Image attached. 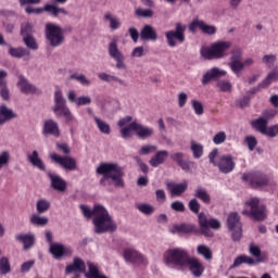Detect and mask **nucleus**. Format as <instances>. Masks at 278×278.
Here are the masks:
<instances>
[{
	"instance_id": "de8ad7c7",
	"label": "nucleus",
	"mask_w": 278,
	"mask_h": 278,
	"mask_svg": "<svg viewBox=\"0 0 278 278\" xmlns=\"http://www.w3.org/2000/svg\"><path fill=\"white\" fill-rule=\"evenodd\" d=\"M23 40L27 49H31V51H38V42L31 35L23 37Z\"/></svg>"
},
{
	"instance_id": "864d4df0",
	"label": "nucleus",
	"mask_w": 278,
	"mask_h": 278,
	"mask_svg": "<svg viewBox=\"0 0 278 278\" xmlns=\"http://www.w3.org/2000/svg\"><path fill=\"white\" fill-rule=\"evenodd\" d=\"M12 268L10 267V261L3 256L0 258V275H8Z\"/></svg>"
},
{
	"instance_id": "338daca9",
	"label": "nucleus",
	"mask_w": 278,
	"mask_h": 278,
	"mask_svg": "<svg viewBox=\"0 0 278 278\" xmlns=\"http://www.w3.org/2000/svg\"><path fill=\"white\" fill-rule=\"evenodd\" d=\"M170 207L174 212H186V205L181 201L172 202Z\"/></svg>"
},
{
	"instance_id": "bf43d9fd",
	"label": "nucleus",
	"mask_w": 278,
	"mask_h": 278,
	"mask_svg": "<svg viewBox=\"0 0 278 278\" xmlns=\"http://www.w3.org/2000/svg\"><path fill=\"white\" fill-rule=\"evenodd\" d=\"M264 136H267V138H276V136H278V124L267 127Z\"/></svg>"
},
{
	"instance_id": "cd10ccee",
	"label": "nucleus",
	"mask_w": 278,
	"mask_h": 278,
	"mask_svg": "<svg viewBox=\"0 0 278 278\" xmlns=\"http://www.w3.org/2000/svg\"><path fill=\"white\" fill-rule=\"evenodd\" d=\"M168 157V151L161 150L157 151L154 156L150 159V165L153 166V168H157V166L164 164Z\"/></svg>"
},
{
	"instance_id": "423d86ee",
	"label": "nucleus",
	"mask_w": 278,
	"mask_h": 278,
	"mask_svg": "<svg viewBox=\"0 0 278 278\" xmlns=\"http://www.w3.org/2000/svg\"><path fill=\"white\" fill-rule=\"evenodd\" d=\"M52 112H54L55 116H64L66 123H75V115H73V112H71V109L66 105L64 93L60 88H56L54 91V105Z\"/></svg>"
},
{
	"instance_id": "2eb2a0df",
	"label": "nucleus",
	"mask_w": 278,
	"mask_h": 278,
	"mask_svg": "<svg viewBox=\"0 0 278 278\" xmlns=\"http://www.w3.org/2000/svg\"><path fill=\"white\" fill-rule=\"evenodd\" d=\"M197 29H200L202 34H206L207 36H214L216 34V26L210 25L201 20H193L192 23L189 24V31L194 34Z\"/></svg>"
},
{
	"instance_id": "6ab92c4d",
	"label": "nucleus",
	"mask_w": 278,
	"mask_h": 278,
	"mask_svg": "<svg viewBox=\"0 0 278 278\" xmlns=\"http://www.w3.org/2000/svg\"><path fill=\"white\" fill-rule=\"evenodd\" d=\"M217 166L220 173L227 175L236 168V162H233V156L231 155H222L217 162Z\"/></svg>"
},
{
	"instance_id": "37998d69",
	"label": "nucleus",
	"mask_w": 278,
	"mask_h": 278,
	"mask_svg": "<svg viewBox=\"0 0 278 278\" xmlns=\"http://www.w3.org/2000/svg\"><path fill=\"white\" fill-rule=\"evenodd\" d=\"M9 55H11V58L21 59V58H25V55L29 56V51H27V49H25V48L10 47Z\"/></svg>"
},
{
	"instance_id": "6e6552de",
	"label": "nucleus",
	"mask_w": 278,
	"mask_h": 278,
	"mask_svg": "<svg viewBox=\"0 0 278 278\" xmlns=\"http://www.w3.org/2000/svg\"><path fill=\"white\" fill-rule=\"evenodd\" d=\"M245 206L250 208L243 210V216H252L254 220H264L266 218V206L264 204H260V199L252 198L245 202Z\"/></svg>"
},
{
	"instance_id": "aec40b11",
	"label": "nucleus",
	"mask_w": 278,
	"mask_h": 278,
	"mask_svg": "<svg viewBox=\"0 0 278 278\" xmlns=\"http://www.w3.org/2000/svg\"><path fill=\"white\" fill-rule=\"evenodd\" d=\"M17 87L23 94H36L38 92V88L30 84L25 76H18Z\"/></svg>"
},
{
	"instance_id": "8fccbe9b",
	"label": "nucleus",
	"mask_w": 278,
	"mask_h": 278,
	"mask_svg": "<svg viewBox=\"0 0 278 278\" xmlns=\"http://www.w3.org/2000/svg\"><path fill=\"white\" fill-rule=\"evenodd\" d=\"M137 123L132 122L129 125L122 127L121 129V134H122V138H131V132L136 131V127Z\"/></svg>"
},
{
	"instance_id": "052dcab7",
	"label": "nucleus",
	"mask_w": 278,
	"mask_h": 278,
	"mask_svg": "<svg viewBox=\"0 0 278 278\" xmlns=\"http://www.w3.org/2000/svg\"><path fill=\"white\" fill-rule=\"evenodd\" d=\"M21 34L23 38H25V36H31V34H34V25L29 23L22 25Z\"/></svg>"
},
{
	"instance_id": "ddd939ff",
	"label": "nucleus",
	"mask_w": 278,
	"mask_h": 278,
	"mask_svg": "<svg viewBox=\"0 0 278 278\" xmlns=\"http://www.w3.org/2000/svg\"><path fill=\"white\" fill-rule=\"evenodd\" d=\"M124 260L126 264H132L134 266H147L149 264V260L144 255L131 248L124 250Z\"/></svg>"
},
{
	"instance_id": "79ce46f5",
	"label": "nucleus",
	"mask_w": 278,
	"mask_h": 278,
	"mask_svg": "<svg viewBox=\"0 0 278 278\" xmlns=\"http://www.w3.org/2000/svg\"><path fill=\"white\" fill-rule=\"evenodd\" d=\"M195 198L200 199L202 203H205L206 205H210L212 198L210 197V193H207V190H205L202 187H198L195 189Z\"/></svg>"
},
{
	"instance_id": "20e7f679",
	"label": "nucleus",
	"mask_w": 278,
	"mask_h": 278,
	"mask_svg": "<svg viewBox=\"0 0 278 278\" xmlns=\"http://www.w3.org/2000/svg\"><path fill=\"white\" fill-rule=\"evenodd\" d=\"M229 49H231V41H216L211 47L201 48L200 53L204 60H222Z\"/></svg>"
},
{
	"instance_id": "7ed1b4c3",
	"label": "nucleus",
	"mask_w": 278,
	"mask_h": 278,
	"mask_svg": "<svg viewBox=\"0 0 278 278\" xmlns=\"http://www.w3.org/2000/svg\"><path fill=\"white\" fill-rule=\"evenodd\" d=\"M190 253L184 248H172L164 252L163 262L165 266H177L178 268H185L186 262H188Z\"/></svg>"
},
{
	"instance_id": "603ef678",
	"label": "nucleus",
	"mask_w": 278,
	"mask_h": 278,
	"mask_svg": "<svg viewBox=\"0 0 278 278\" xmlns=\"http://www.w3.org/2000/svg\"><path fill=\"white\" fill-rule=\"evenodd\" d=\"M137 210L140 211L141 214H144L146 216H151V214L155 212V207L147 203L137 204Z\"/></svg>"
},
{
	"instance_id": "09e8293b",
	"label": "nucleus",
	"mask_w": 278,
	"mask_h": 278,
	"mask_svg": "<svg viewBox=\"0 0 278 278\" xmlns=\"http://www.w3.org/2000/svg\"><path fill=\"white\" fill-rule=\"evenodd\" d=\"M191 108L197 116H203L205 109L203 108V103L201 101L194 99L191 100Z\"/></svg>"
},
{
	"instance_id": "39448f33",
	"label": "nucleus",
	"mask_w": 278,
	"mask_h": 278,
	"mask_svg": "<svg viewBox=\"0 0 278 278\" xmlns=\"http://www.w3.org/2000/svg\"><path fill=\"white\" fill-rule=\"evenodd\" d=\"M230 62L228 63V66L230 71L237 76L240 77V74L253 64H255V60L253 58H248L242 61V49L241 48H235L231 52Z\"/></svg>"
},
{
	"instance_id": "b1692460",
	"label": "nucleus",
	"mask_w": 278,
	"mask_h": 278,
	"mask_svg": "<svg viewBox=\"0 0 278 278\" xmlns=\"http://www.w3.org/2000/svg\"><path fill=\"white\" fill-rule=\"evenodd\" d=\"M103 21L104 23L109 24L111 31H116V29H121V26L123 25L121 18L110 11L104 13Z\"/></svg>"
},
{
	"instance_id": "f3484780",
	"label": "nucleus",
	"mask_w": 278,
	"mask_h": 278,
	"mask_svg": "<svg viewBox=\"0 0 278 278\" xmlns=\"http://www.w3.org/2000/svg\"><path fill=\"white\" fill-rule=\"evenodd\" d=\"M243 181H249L252 188H260L268 184V177L260 173L243 174Z\"/></svg>"
},
{
	"instance_id": "ea45409f",
	"label": "nucleus",
	"mask_w": 278,
	"mask_h": 278,
	"mask_svg": "<svg viewBox=\"0 0 278 278\" xmlns=\"http://www.w3.org/2000/svg\"><path fill=\"white\" fill-rule=\"evenodd\" d=\"M170 231L172 233H192L194 226L187 224L174 225Z\"/></svg>"
},
{
	"instance_id": "dca6fc26",
	"label": "nucleus",
	"mask_w": 278,
	"mask_h": 278,
	"mask_svg": "<svg viewBox=\"0 0 278 278\" xmlns=\"http://www.w3.org/2000/svg\"><path fill=\"white\" fill-rule=\"evenodd\" d=\"M49 251L54 260H61V257H71V255H73V249L62 243H51Z\"/></svg>"
},
{
	"instance_id": "0e129e2a",
	"label": "nucleus",
	"mask_w": 278,
	"mask_h": 278,
	"mask_svg": "<svg viewBox=\"0 0 278 278\" xmlns=\"http://www.w3.org/2000/svg\"><path fill=\"white\" fill-rule=\"evenodd\" d=\"M80 210H81L85 218H87L88 220H90V218H92V216H94V208L91 210V208H89L88 205H85V204L80 205Z\"/></svg>"
},
{
	"instance_id": "a19ab883",
	"label": "nucleus",
	"mask_w": 278,
	"mask_h": 278,
	"mask_svg": "<svg viewBox=\"0 0 278 278\" xmlns=\"http://www.w3.org/2000/svg\"><path fill=\"white\" fill-rule=\"evenodd\" d=\"M197 253L198 255H201V257H204L207 262H211L213 257L212 249L205 244H199L197 247Z\"/></svg>"
},
{
	"instance_id": "5701e85b",
	"label": "nucleus",
	"mask_w": 278,
	"mask_h": 278,
	"mask_svg": "<svg viewBox=\"0 0 278 278\" xmlns=\"http://www.w3.org/2000/svg\"><path fill=\"white\" fill-rule=\"evenodd\" d=\"M48 177L51 181V187L58 192H64L66 190V180L60 177L58 174L48 173Z\"/></svg>"
},
{
	"instance_id": "58836bf2",
	"label": "nucleus",
	"mask_w": 278,
	"mask_h": 278,
	"mask_svg": "<svg viewBox=\"0 0 278 278\" xmlns=\"http://www.w3.org/2000/svg\"><path fill=\"white\" fill-rule=\"evenodd\" d=\"M93 121L100 131V134H104L106 136H110L112 129L110 128V124H108L106 122H104L103 119L93 116Z\"/></svg>"
},
{
	"instance_id": "a18cd8bd",
	"label": "nucleus",
	"mask_w": 278,
	"mask_h": 278,
	"mask_svg": "<svg viewBox=\"0 0 278 278\" xmlns=\"http://www.w3.org/2000/svg\"><path fill=\"white\" fill-rule=\"evenodd\" d=\"M99 79H101V81H106V83H110V81H116L117 84H119L121 86H125V80L118 78L117 76H114V75H110V74H106V73H100L98 75Z\"/></svg>"
},
{
	"instance_id": "a211bd4d",
	"label": "nucleus",
	"mask_w": 278,
	"mask_h": 278,
	"mask_svg": "<svg viewBox=\"0 0 278 278\" xmlns=\"http://www.w3.org/2000/svg\"><path fill=\"white\" fill-rule=\"evenodd\" d=\"M186 266H189V270L193 277H201L205 273V266H203V263L198 257L189 255Z\"/></svg>"
},
{
	"instance_id": "f8f14e48",
	"label": "nucleus",
	"mask_w": 278,
	"mask_h": 278,
	"mask_svg": "<svg viewBox=\"0 0 278 278\" xmlns=\"http://www.w3.org/2000/svg\"><path fill=\"white\" fill-rule=\"evenodd\" d=\"M199 225L201 233L208 238L212 236V230H210V228L215 230L220 229V220L215 218L207 219L203 213L199 215Z\"/></svg>"
},
{
	"instance_id": "5fc2aeb1",
	"label": "nucleus",
	"mask_w": 278,
	"mask_h": 278,
	"mask_svg": "<svg viewBox=\"0 0 278 278\" xmlns=\"http://www.w3.org/2000/svg\"><path fill=\"white\" fill-rule=\"evenodd\" d=\"M136 16L140 18H151L153 16V11L151 9H137Z\"/></svg>"
},
{
	"instance_id": "4be33fe9",
	"label": "nucleus",
	"mask_w": 278,
	"mask_h": 278,
	"mask_svg": "<svg viewBox=\"0 0 278 278\" xmlns=\"http://www.w3.org/2000/svg\"><path fill=\"white\" fill-rule=\"evenodd\" d=\"M67 99L70 103H76V105H90L92 103V99L88 96H81L77 98V92L75 90H70L67 92Z\"/></svg>"
},
{
	"instance_id": "4c0bfd02",
	"label": "nucleus",
	"mask_w": 278,
	"mask_h": 278,
	"mask_svg": "<svg viewBox=\"0 0 278 278\" xmlns=\"http://www.w3.org/2000/svg\"><path fill=\"white\" fill-rule=\"evenodd\" d=\"M251 125L256 131H260V134H263V136L266 132V130L268 129V122H266V119H264V117H258V118L252 121Z\"/></svg>"
},
{
	"instance_id": "49530a36",
	"label": "nucleus",
	"mask_w": 278,
	"mask_h": 278,
	"mask_svg": "<svg viewBox=\"0 0 278 278\" xmlns=\"http://www.w3.org/2000/svg\"><path fill=\"white\" fill-rule=\"evenodd\" d=\"M30 223L31 225H36L37 227H45L49 223V218L45 216H40L38 214H34L30 216Z\"/></svg>"
},
{
	"instance_id": "c85d7f7f",
	"label": "nucleus",
	"mask_w": 278,
	"mask_h": 278,
	"mask_svg": "<svg viewBox=\"0 0 278 278\" xmlns=\"http://www.w3.org/2000/svg\"><path fill=\"white\" fill-rule=\"evenodd\" d=\"M43 12H48V14H51V16H54L55 18H58L60 14H62L63 16H68V11H66L64 8H59L55 4H46L42 8V13Z\"/></svg>"
},
{
	"instance_id": "e2e57ef3",
	"label": "nucleus",
	"mask_w": 278,
	"mask_h": 278,
	"mask_svg": "<svg viewBox=\"0 0 278 278\" xmlns=\"http://www.w3.org/2000/svg\"><path fill=\"white\" fill-rule=\"evenodd\" d=\"M70 79H76V81H79L83 86H90V80L87 79L85 75L73 74L70 76Z\"/></svg>"
},
{
	"instance_id": "f257e3e1",
	"label": "nucleus",
	"mask_w": 278,
	"mask_h": 278,
	"mask_svg": "<svg viewBox=\"0 0 278 278\" xmlns=\"http://www.w3.org/2000/svg\"><path fill=\"white\" fill-rule=\"evenodd\" d=\"M97 174L102 175L100 180L101 186H108L110 181L115 188H124L125 181H123V169L114 163H102L97 168Z\"/></svg>"
},
{
	"instance_id": "13d9d810",
	"label": "nucleus",
	"mask_w": 278,
	"mask_h": 278,
	"mask_svg": "<svg viewBox=\"0 0 278 278\" xmlns=\"http://www.w3.org/2000/svg\"><path fill=\"white\" fill-rule=\"evenodd\" d=\"M157 151L156 146H142L141 149L139 150V155H149V153H155Z\"/></svg>"
},
{
	"instance_id": "7c9ffc66",
	"label": "nucleus",
	"mask_w": 278,
	"mask_h": 278,
	"mask_svg": "<svg viewBox=\"0 0 278 278\" xmlns=\"http://www.w3.org/2000/svg\"><path fill=\"white\" fill-rule=\"evenodd\" d=\"M140 38L141 40H152L153 42H155V40H157V31L155 30V28H153V26L146 25L141 29Z\"/></svg>"
},
{
	"instance_id": "412c9836",
	"label": "nucleus",
	"mask_w": 278,
	"mask_h": 278,
	"mask_svg": "<svg viewBox=\"0 0 278 278\" xmlns=\"http://www.w3.org/2000/svg\"><path fill=\"white\" fill-rule=\"evenodd\" d=\"M43 136H54V138H60V126L53 119H47L43 123Z\"/></svg>"
},
{
	"instance_id": "f704fd0d",
	"label": "nucleus",
	"mask_w": 278,
	"mask_h": 278,
	"mask_svg": "<svg viewBox=\"0 0 278 278\" xmlns=\"http://www.w3.org/2000/svg\"><path fill=\"white\" fill-rule=\"evenodd\" d=\"M15 240L18 242H22L24 245V249H31L34 247V242H36V237L33 233H27V235H17L15 237Z\"/></svg>"
},
{
	"instance_id": "9d476101",
	"label": "nucleus",
	"mask_w": 278,
	"mask_h": 278,
	"mask_svg": "<svg viewBox=\"0 0 278 278\" xmlns=\"http://www.w3.org/2000/svg\"><path fill=\"white\" fill-rule=\"evenodd\" d=\"M186 29L187 26L181 23H177L175 30H168L165 33L168 47H177V45H184L186 42Z\"/></svg>"
},
{
	"instance_id": "2f4dec72",
	"label": "nucleus",
	"mask_w": 278,
	"mask_h": 278,
	"mask_svg": "<svg viewBox=\"0 0 278 278\" xmlns=\"http://www.w3.org/2000/svg\"><path fill=\"white\" fill-rule=\"evenodd\" d=\"M260 262L262 261H255L251 256L240 255L235 258L233 264L230 266V268H238V266H241V264H248V266H255V264H260Z\"/></svg>"
},
{
	"instance_id": "c756f323",
	"label": "nucleus",
	"mask_w": 278,
	"mask_h": 278,
	"mask_svg": "<svg viewBox=\"0 0 278 278\" xmlns=\"http://www.w3.org/2000/svg\"><path fill=\"white\" fill-rule=\"evenodd\" d=\"M12 118H16V114L12 109L5 106V104L0 105V127L5 125L8 121H12Z\"/></svg>"
},
{
	"instance_id": "c03bdc74",
	"label": "nucleus",
	"mask_w": 278,
	"mask_h": 278,
	"mask_svg": "<svg viewBox=\"0 0 278 278\" xmlns=\"http://www.w3.org/2000/svg\"><path fill=\"white\" fill-rule=\"evenodd\" d=\"M190 149L195 160L203 157V144L197 141H191Z\"/></svg>"
},
{
	"instance_id": "f03ea898",
	"label": "nucleus",
	"mask_w": 278,
	"mask_h": 278,
	"mask_svg": "<svg viewBox=\"0 0 278 278\" xmlns=\"http://www.w3.org/2000/svg\"><path fill=\"white\" fill-rule=\"evenodd\" d=\"M93 226L96 233H105L108 231H116V223L108 208L101 204L93 206Z\"/></svg>"
},
{
	"instance_id": "0eeeda50",
	"label": "nucleus",
	"mask_w": 278,
	"mask_h": 278,
	"mask_svg": "<svg viewBox=\"0 0 278 278\" xmlns=\"http://www.w3.org/2000/svg\"><path fill=\"white\" fill-rule=\"evenodd\" d=\"M45 36L51 47L64 45V29L55 23L46 24Z\"/></svg>"
},
{
	"instance_id": "4468645a",
	"label": "nucleus",
	"mask_w": 278,
	"mask_h": 278,
	"mask_svg": "<svg viewBox=\"0 0 278 278\" xmlns=\"http://www.w3.org/2000/svg\"><path fill=\"white\" fill-rule=\"evenodd\" d=\"M50 160H52V162H55V164H60V166L65 170H76L77 168V161L68 155L62 156L58 153H51Z\"/></svg>"
},
{
	"instance_id": "a878e982",
	"label": "nucleus",
	"mask_w": 278,
	"mask_h": 278,
	"mask_svg": "<svg viewBox=\"0 0 278 278\" xmlns=\"http://www.w3.org/2000/svg\"><path fill=\"white\" fill-rule=\"evenodd\" d=\"M225 75H227V71L220 70L218 67H213L203 75L202 84L205 86L210 84L212 79H216V77H223Z\"/></svg>"
},
{
	"instance_id": "473e14b6",
	"label": "nucleus",
	"mask_w": 278,
	"mask_h": 278,
	"mask_svg": "<svg viewBox=\"0 0 278 278\" xmlns=\"http://www.w3.org/2000/svg\"><path fill=\"white\" fill-rule=\"evenodd\" d=\"M27 160L35 168L46 170L45 162H42V159L38 155L37 150H34L31 154H28Z\"/></svg>"
},
{
	"instance_id": "393cba45",
	"label": "nucleus",
	"mask_w": 278,
	"mask_h": 278,
	"mask_svg": "<svg viewBox=\"0 0 278 278\" xmlns=\"http://www.w3.org/2000/svg\"><path fill=\"white\" fill-rule=\"evenodd\" d=\"M167 190H169L172 197H181L188 190V181L184 180L180 184L168 182Z\"/></svg>"
},
{
	"instance_id": "69168bd1",
	"label": "nucleus",
	"mask_w": 278,
	"mask_h": 278,
	"mask_svg": "<svg viewBox=\"0 0 278 278\" xmlns=\"http://www.w3.org/2000/svg\"><path fill=\"white\" fill-rule=\"evenodd\" d=\"M245 142L248 144L249 151H255V147H257V139L253 136L245 137Z\"/></svg>"
},
{
	"instance_id": "bb28decb",
	"label": "nucleus",
	"mask_w": 278,
	"mask_h": 278,
	"mask_svg": "<svg viewBox=\"0 0 278 278\" xmlns=\"http://www.w3.org/2000/svg\"><path fill=\"white\" fill-rule=\"evenodd\" d=\"M65 273H86V263L79 257H74L73 264L66 266Z\"/></svg>"
},
{
	"instance_id": "680f3d73",
	"label": "nucleus",
	"mask_w": 278,
	"mask_h": 278,
	"mask_svg": "<svg viewBox=\"0 0 278 278\" xmlns=\"http://www.w3.org/2000/svg\"><path fill=\"white\" fill-rule=\"evenodd\" d=\"M225 140H227V134L225 131H219L213 137L214 144H223Z\"/></svg>"
},
{
	"instance_id": "c9c22d12",
	"label": "nucleus",
	"mask_w": 278,
	"mask_h": 278,
	"mask_svg": "<svg viewBox=\"0 0 278 278\" xmlns=\"http://www.w3.org/2000/svg\"><path fill=\"white\" fill-rule=\"evenodd\" d=\"M5 77H8V72L0 71V96L4 101L10 99V90L5 87Z\"/></svg>"
},
{
	"instance_id": "774afa93",
	"label": "nucleus",
	"mask_w": 278,
	"mask_h": 278,
	"mask_svg": "<svg viewBox=\"0 0 278 278\" xmlns=\"http://www.w3.org/2000/svg\"><path fill=\"white\" fill-rule=\"evenodd\" d=\"M188 103V93L181 91L178 93V106L179 108H186V104Z\"/></svg>"
},
{
	"instance_id": "1a4fd4ad",
	"label": "nucleus",
	"mask_w": 278,
	"mask_h": 278,
	"mask_svg": "<svg viewBox=\"0 0 278 278\" xmlns=\"http://www.w3.org/2000/svg\"><path fill=\"white\" fill-rule=\"evenodd\" d=\"M108 53L112 60L115 61V68L117 71H127V63H125V54L118 49V39L113 38L108 46Z\"/></svg>"
},
{
	"instance_id": "e433bc0d",
	"label": "nucleus",
	"mask_w": 278,
	"mask_h": 278,
	"mask_svg": "<svg viewBox=\"0 0 278 278\" xmlns=\"http://www.w3.org/2000/svg\"><path fill=\"white\" fill-rule=\"evenodd\" d=\"M278 80V72L274 71L270 72L266 78L254 89V92H257L258 90H262V88H268L273 81Z\"/></svg>"
},
{
	"instance_id": "6e6d98bb",
	"label": "nucleus",
	"mask_w": 278,
	"mask_h": 278,
	"mask_svg": "<svg viewBox=\"0 0 278 278\" xmlns=\"http://www.w3.org/2000/svg\"><path fill=\"white\" fill-rule=\"evenodd\" d=\"M10 164V151H2L0 153V169Z\"/></svg>"
},
{
	"instance_id": "9b49d317",
	"label": "nucleus",
	"mask_w": 278,
	"mask_h": 278,
	"mask_svg": "<svg viewBox=\"0 0 278 278\" xmlns=\"http://www.w3.org/2000/svg\"><path fill=\"white\" fill-rule=\"evenodd\" d=\"M227 225L232 233V240L238 242L240 238H242V223H240V215L236 212L230 213L227 218Z\"/></svg>"
},
{
	"instance_id": "72a5a7b5",
	"label": "nucleus",
	"mask_w": 278,
	"mask_h": 278,
	"mask_svg": "<svg viewBox=\"0 0 278 278\" xmlns=\"http://www.w3.org/2000/svg\"><path fill=\"white\" fill-rule=\"evenodd\" d=\"M135 134L138 136V138L144 140L153 136V128L137 123V126H135Z\"/></svg>"
},
{
	"instance_id": "4d7b16f0",
	"label": "nucleus",
	"mask_w": 278,
	"mask_h": 278,
	"mask_svg": "<svg viewBox=\"0 0 278 278\" xmlns=\"http://www.w3.org/2000/svg\"><path fill=\"white\" fill-rule=\"evenodd\" d=\"M217 88L222 91V92H231V83L229 80H222L217 83Z\"/></svg>"
},
{
	"instance_id": "3c124183",
	"label": "nucleus",
	"mask_w": 278,
	"mask_h": 278,
	"mask_svg": "<svg viewBox=\"0 0 278 278\" xmlns=\"http://www.w3.org/2000/svg\"><path fill=\"white\" fill-rule=\"evenodd\" d=\"M36 207L39 214H45V212H48L49 207H51V202L45 199H40L37 201Z\"/></svg>"
}]
</instances>
